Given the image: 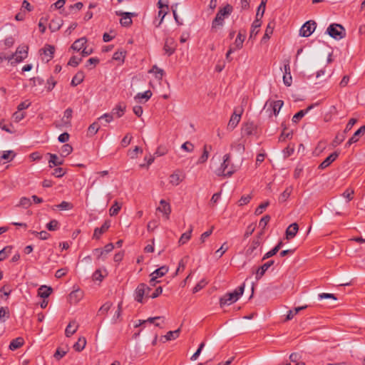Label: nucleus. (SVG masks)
Masks as SVG:
<instances>
[{
    "label": "nucleus",
    "mask_w": 365,
    "mask_h": 365,
    "mask_svg": "<svg viewBox=\"0 0 365 365\" xmlns=\"http://www.w3.org/2000/svg\"><path fill=\"white\" fill-rule=\"evenodd\" d=\"M274 263V260H269L264 264H263L262 266L259 267L256 271L254 272L255 274V278L257 280L260 279L265 272L267 271V269L273 265Z\"/></svg>",
    "instance_id": "obj_11"
},
{
    "label": "nucleus",
    "mask_w": 365,
    "mask_h": 365,
    "mask_svg": "<svg viewBox=\"0 0 365 365\" xmlns=\"http://www.w3.org/2000/svg\"><path fill=\"white\" fill-rule=\"evenodd\" d=\"M28 50L29 47L27 46H19L14 53L7 56H1V61L3 58L6 59L10 62L11 66H15L27 58Z\"/></svg>",
    "instance_id": "obj_2"
},
{
    "label": "nucleus",
    "mask_w": 365,
    "mask_h": 365,
    "mask_svg": "<svg viewBox=\"0 0 365 365\" xmlns=\"http://www.w3.org/2000/svg\"><path fill=\"white\" fill-rule=\"evenodd\" d=\"M53 289L50 287L42 285L38 288V294L41 298H47L51 294Z\"/></svg>",
    "instance_id": "obj_23"
},
{
    "label": "nucleus",
    "mask_w": 365,
    "mask_h": 365,
    "mask_svg": "<svg viewBox=\"0 0 365 365\" xmlns=\"http://www.w3.org/2000/svg\"><path fill=\"white\" fill-rule=\"evenodd\" d=\"M12 250L11 246H7L4 248L1 249V261L6 258L11 253Z\"/></svg>",
    "instance_id": "obj_60"
},
{
    "label": "nucleus",
    "mask_w": 365,
    "mask_h": 365,
    "mask_svg": "<svg viewBox=\"0 0 365 365\" xmlns=\"http://www.w3.org/2000/svg\"><path fill=\"white\" fill-rule=\"evenodd\" d=\"M245 283H243L242 285H240L237 289L234 290L232 293V294L234 296L235 298H236V300L237 301L238 299L241 295H242L244 290H245Z\"/></svg>",
    "instance_id": "obj_48"
},
{
    "label": "nucleus",
    "mask_w": 365,
    "mask_h": 365,
    "mask_svg": "<svg viewBox=\"0 0 365 365\" xmlns=\"http://www.w3.org/2000/svg\"><path fill=\"white\" fill-rule=\"evenodd\" d=\"M263 235V232L262 231L261 232H259L257 237H255L252 242V244L250 245V246L248 247V249L247 250V255H252L254 251L261 244V242H262V239H261V236Z\"/></svg>",
    "instance_id": "obj_14"
},
{
    "label": "nucleus",
    "mask_w": 365,
    "mask_h": 365,
    "mask_svg": "<svg viewBox=\"0 0 365 365\" xmlns=\"http://www.w3.org/2000/svg\"><path fill=\"white\" fill-rule=\"evenodd\" d=\"M339 153L335 151L331 153L328 157H327L319 165V169H324L329 166L339 156Z\"/></svg>",
    "instance_id": "obj_13"
},
{
    "label": "nucleus",
    "mask_w": 365,
    "mask_h": 365,
    "mask_svg": "<svg viewBox=\"0 0 365 365\" xmlns=\"http://www.w3.org/2000/svg\"><path fill=\"white\" fill-rule=\"evenodd\" d=\"M25 116H26L25 113H24L22 111H19V110L17 111H16L13 115V118H14V120L16 122H19L20 120L24 119L25 118Z\"/></svg>",
    "instance_id": "obj_59"
},
{
    "label": "nucleus",
    "mask_w": 365,
    "mask_h": 365,
    "mask_svg": "<svg viewBox=\"0 0 365 365\" xmlns=\"http://www.w3.org/2000/svg\"><path fill=\"white\" fill-rule=\"evenodd\" d=\"M73 110L71 108H67L63 113L62 121L65 124L71 125V119L72 118Z\"/></svg>",
    "instance_id": "obj_35"
},
{
    "label": "nucleus",
    "mask_w": 365,
    "mask_h": 365,
    "mask_svg": "<svg viewBox=\"0 0 365 365\" xmlns=\"http://www.w3.org/2000/svg\"><path fill=\"white\" fill-rule=\"evenodd\" d=\"M160 206L157 208V210L163 213H164L167 217L170 215L171 212L170 206L169 203H168L165 200H161L160 202Z\"/></svg>",
    "instance_id": "obj_24"
},
{
    "label": "nucleus",
    "mask_w": 365,
    "mask_h": 365,
    "mask_svg": "<svg viewBox=\"0 0 365 365\" xmlns=\"http://www.w3.org/2000/svg\"><path fill=\"white\" fill-rule=\"evenodd\" d=\"M206 284H207V282H205V280H204V279L201 280L199 283H197L194 287V288L192 289V292L197 293V292L201 290L206 285Z\"/></svg>",
    "instance_id": "obj_63"
},
{
    "label": "nucleus",
    "mask_w": 365,
    "mask_h": 365,
    "mask_svg": "<svg viewBox=\"0 0 365 365\" xmlns=\"http://www.w3.org/2000/svg\"><path fill=\"white\" fill-rule=\"evenodd\" d=\"M365 133V125H362L360 128H359L354 133V135L351 137L352 139L354 140V141L356 143L360 136H361L362 135H364Z\"/></svg>",
    "instance_id": "obj_46"
},
{
    "label": "nucleus",
    "mask_w": 365,
    "mask_h": 365,
    "mask_svg": "<svg viewBox=\"0 0 365 365\" xmlns=\"http://www.w3.org/2000/svg\"><path fill=\"white\" fill-rule=\"evenodd\" d=\"M84 73L83 71H78L72 78L71 85L72 86H76L80 84L84 79Z\"/></svg>",
    "instance_id": "obj_29"
},
{
    "label": "nucleus",
    "mask_w": 365,
    "mask_h": 365,
    "mask_svg": "<svg viewBox=\"0 0 365 365\" xmlns=\"http://www.w3.org/2000/svg\"><path fill=\"white\" fill-rule=\"evenodd\" d=\"M16 155V154L14 150H6L4 151L1 154V159L10 162L15 158Z\"/></svg>",
    "instance_id": "obj_37"
},
{
    "label": "nucleus",
    "mask_w": 365,
    "mask_h": 365,
    "mask_svg": "<svg viewBox=\"0 0 365 365\" xmlns=\"http://www.w3.org/2000/svg\"><path fill=\"white\" fill-rule=\"evenodd\" d=\"M126 51L123 50L117 51L113 53V58L115 61H123L125 57Z\"/></svg>",
    "instance_id": "obj_49"
},
{
    "label": "nucleus",
    "mask_w": 365,
    "mask_h": 365,
    "mask_svg": "<svg viewBox=\"0 0 365 365\" xmlns=\"http://www.w3.org/2000/svg\"><path fill=\"white\" fill-rule=\"evenodd\" d=\"M58 227L59 223L56 220H52L46 225V228L50 231L56 230Z\"/></svg>",
    "instance_id": "obj_50"
},
{
    "label": "nucleus",
    "mask_w": 365,
    "mask_h": 365,
    "mask_svg": "<svg viewBox=\"0 0 365 365\" xmlns=\"http://www.w3.org/2000/svg\"><path fill=\"white\" fill-rule=\"evenodd\" d=\"M147 290L150 291L151 289L145 284L141 283L138 284L135 290V300L138 302L143 303V297L145 295Z\"/></svg>",
    "instance_id": "obj_8"
},
{
    "label": "nucleus",
    "mask_w": 365,
    "mask_h": 365,
    "mask_svg": "<svg viewBox=\"0 0 365 365\" xmlns=\"http://www.w3.org/2000/svg\"><path fill=\"white\" fill-rule=\"evenodd\" d=\"M315 29L316 22L314 21H308L301 27L299 34L303 37H309L314 31Z\"/></svg>",
    "instance_id": "obj_6"
},
{
    "label": "nucleus",
    "mask_w": 365,
    "mask_h": 365,
    "mask_svg": "<svg viewBox=\"0 0 365 365\" xmlns=\"http://www.w3.org/2000/svg\"><path fill=\"white\" fill-rule=\"evenodd\" d=\"M100 129V125L98 122H94L91 125H89L88 128V135L93 136L97 133L98 130Z\"/></svg>",
    "instance_id": "obj_38"
},
{
    "label": "nucleus",
    "mask_w": 365,
    "mask_h": 365,
    "mask_svg": "<svg viewBox=\"0 0 365 365\" xmlns=\"http://www.w3.org/2000/svg\"><path fill=\"white\" fill-rule=\"evenodd\" d=\"M170 183H171L173 185H178L182 180L180 178V175L177 173H173L170 175L169 178Z\"/></svg>",
    "instance_id": "obj_47"
},
{
    "label": "nucleus",
    "mask_w": 365,
    "mask_h": 365,
    "mask_svg": "<svg viewBox=\"0 0 365 365\" xmlns=\"http://www.w3.org/2000/svg\"><path fill=\"white\" fill-rule=\"evenodd\" d=\"M73 151V148L69 144H64L61 148V155L63 157H66L70 153H71Z\"/></svg>",
    "instance_id": "obj_44"
},
{
    "label": "nucleus",
    "mask_w": 365,
    "mask_h": 365,
    "mask_svg": "<svg viewBox=\"0 0 365 365\" xmlns=\"http://www.w3.org/2000/svg\"><path fill=\"white\" fill-rule=\"evenodd\" d=\"M110 226V222L108 220L105 221L101 227H96L94 230L93 238L96 240L100 239L101 236L109 229Z\"/></svg>",
    "instance_id": "obj_12"
},
{
    "label": "nucleus",
    "mask_w": 365,
    "mask_h": 365,
    "mask_svg": "<svg viewBox=\"0 0 365 365\" xmlns=\"http://www.w3.org/2000/svg\"><path fill=\"white\" fill-rule=\"evenodd\" d=\"M117 16H120L122 18L120 20V23L123 26H129L132 24L133 21L131 18L133 16H136L137 14L135 13L131 12H123V11H116Z\"/></svg>",
    "instance_id": "obj_7"
},
{
    "label": "nucleus",
    "mask_w": 365,
    "mask_h": 365,
    "mask_svg": "<svg viewBox=\"0 0 365 365\" xmlns=\"http://www.w3.org/2000/svg\"><path fill=\"white\" fill-rule=\"evenodd\" d=\"M270 216L268 215H264L262 219L259 220V226L262 227V230H264L267 223L270 221Z\"/></svg>",
    "instance_id": "obj_54"
},
{
    "label": "nucleus",
    "mask_w": 365,
    "mask_h": 365,
    "mask_svg": "<svg viewBox=\"0 0 365 365\" xmlns=\"http://www.w3.org/2000/svg\"><path fill=\"white\" fill-rule=\"evenodd\" d=\"M78 324L75 321L71 322L66 328L65 334L67 337H70L77 331Z\"/></svg>",
    "instance_id": "obj_22"
},
{
    "label": "nucleus",
    "mask_w": 365,
    "mask_h": 365,
    "mask_svg": "<svg viewBox=\"0 0 365 365\" xmlns=\"http://www.w3.org/2000/svg\"><path fill=\"white\" fill-rule=\"evenodd\" d=\"M252 196L250 195L242 196L240 200L238 201L239 206L247 205L248 202H250Z\"/></svg>",
    "instance_id": "obj_57"
},
{
    "label": "nucleus",
    "mask_w": 365,
    "mask_h": 365,
    "mask_svg": "<svg viewBox=\"0 0 365 365\" xmlns=\"http://www.w3.org/2000/svg\"><path fill=\"white\" fill-rule=\"evenodd\" d=\"M245 35H242L240 32L237 34L235 41V49H240L242 48L243 42L245 41Z\"/></svg>",
    "instance_id": "obj_40"
},
{
    "label": "nucleus",
    "mask_w": 365,
    "mask_h": 365,
    "mask_svg": "<svg viewBox=\"0 0 365 365\" xmlns=\"http://www.w3.org/2000/svg\"><path fill=\"white\" fill-rule=\"evenodd\" d=\"M86 339L85 337H79L77 342L73 345V348L76 351H81L86 346Z\"/></svg>",
    "instance_id": "obj_33"
},
{
    "label": "nucleus",
    "mask_w": 365,
    "mask_h": 365,
    "mask_svg": "<svg viewBox=\"0 0 365 365\" xmlns=\"http://www.w3.org/2000/svg\"><path fill=\"white\" fill-rule=\"evenodd\" d=\"M175 47L176 44L174 38L171 37H168L165 38L163 50L168 56L174 53Z\"/></svg>",
    "instance_id": "obj_10"
},
{
    "label": "nucleus",
    "mask_w": 365,
    "mask_h": 365,
    "mask_svg": "<svg viewBox=\"0 0 365 365\" xmlns=\"http://www.w3.org/2000/svg\"><path fill=\"white\" fill-rule=\"evenodd\" d=\"M241 115L242 111L239 113H237L236 111H234L227 124V129L232 130L237 125L241 119Z\"/></svg>",
    "instance_id": "obj_15"
},
{
    "label": "nucleus",
    "mask_w": 365,
    "mask_h": 365,
    "mask_svg": "<svg viewBox=\"0 0 365 365\" xmlns=\"http://www.w3.org/2000/svg\"><path fill=\"white\" fill-rule=\"evenodd\" d=\"M205 346V343L202 342L200 345L197 351L192 354V356L190 357V360L195 361L200 356L202 349Z\"/></svg>",
    "instance_id": "obj_55"
},
{
    "label": "nucleus",
    "mask_w": 365,
    "mask_h": 365,
    "mask_svg": "<svg viewBox=\"0 0 365 365\" xmlns=\"http://www.w3.org/2000/svg\"><path fill=\"white\" fill-rule=\"evenodd\" d=\"M24 343V340L22 337H17L13 339L9 346V349L11 351H14L19 348H20Z\"/></svg>",
    "instance_id": "obj_26"
},
{
    "label": "nucleus",
    "mask_w": 365,
    "mask_h": 365,
    "mask_svg": "<svg viewBox=\"0 0 365 365\" xmlns=\"http://www.w3.org/2000/svg\"><path fill=\"white\" fill-rule=\"evenodd\" d=\"M292 190H293L292 186L287 187L284 190V191L279 195V199H278L279 202L283 203L285 201H287V200L289 197Z\"/></svg>",
    "instance_id": "obj_28"
},
{
    "label": "nucleus",
    "mask_w": 365,
    "mask_h": 365,
    "mask_svg": "<svg viewBox=\"0 0 365 365\" xmlns=\"http://www.w3.org/2000/svg\"><path fill=\"white\" fill-rule=\"evenodd\" d=\"M83 297V292L78 289L71 292L69 294V301L71 304L78 303Z\"/></svg>",
    "instance_id": "obj_19"
},
{
    "label": "nucleus",
    "mask_w": 365,
    "mask_h": 365,
    "mask_svg": "<svg viewBox=\"0 0 365 365\" xmlns=\"http://www.w3.org/2000/svg\"><path fill=\"white\" fill-rule=\"evenodd\" d=\"M181 148L187 152L191 153L194 150V145L190 142L187 141L182 145Z\"/></svg>",
    "instance_id": "obj_61"
},
{
    "label": "nucleus",
    "mask_w": 365,
    "mask_h": 365,
    "mask_svg": "<svg viewBox=\"0 0 365 365\" xmlns=\"http://www.w3.org/2000/svg\"><path fill=\"white\" fill-rule=\"evenodd\" d=\"M125 110V106L119 103L112 110L111 113L113 115H116L118 118H120L123 115Z\"/></svg>",
    "instance_id": "obj_32"
},
{
    "label": "nucleus",
    "mask_w": 365,
    "mask_h": 365,
    "mask_svg": "<svg viewBox=\"0 0 365 365\" xmlns=\"http://www.w3.org/2000/svg\"><path fill=\"white\" fill-rule=\"evenodd\" d=\"M274 25H275V24L274 21H271L267 24L266 30H265V33L264 34V36L262 37V41H266V40L269 39L270 36L273 33Z\"/></svg>",
    "instance_id": "obj_31"
},
{
    "label": "nucleus",
    "mask_w": 365,
    "mask_h": 365,
    "mask_svg": "<svg viewBox=\"0 0 365 365\" xmlns=\"http://www.w3.org/2000/svg\"><path fill=\"white\" fill-rule=\"evenodd\" d=\"M269 205V202L268 201L267 202H264L263 203H261L255 210V214L256 215H261L264 210L268 207V205Z\"/></svg>",
    "instance_id": "obj_51"
},
{
    "label": "nucleus",
    "mask_w": 365,
    "mask_h": 365,
    "mask_svg": "<svg viewBox=\"0 0 365 365\" xmlns=\"http://www.w3.org/2000/svg\"><path fill=\"white\" fill-rule=\"evenodd\" d=\"M207 145H205L203 148V153L197 160V164H202L205 163L209 157V151L207 150Z\"/></svg>",
    "instance_id": "obj_43"
},
{
    "label": "nucleus",
    "mask_w": 365,
    "mask_h": 365,
    "mask_svg": "<svg viewBox=\"0 0 365 365\" xmlns=\"http://www.w3.org/2000/svg\"><path fill=\"white\" fill-rule=\"evenodd\" d=\"M82 58H77L76 56H72L68 63V64L73 67H76L79 65V63L81 62Z\"/></svg>",
    "instance_id": "obj_53"
},
{
    "label": "nucleus",
    "mask_w": 365,
    "mask_h": 365,
    "mask_svg": "<svg viewBox=\"0 0 365 365\" xmlns=\"http://www.w3.org/2000/svg\"><path fill=\"white\" fill-rule=\"evenodd\" d=\"M180 329H178L175 331H168L165 336L167 341H170L177 339L179 336Z\"/></svg>",
    "instance_id": "obj_42"
},
{
    "label": "nucleus",
    "mask_w": 365,
    "mask_h": 365,
    "mask_svg": "<svg viewBox=\"0 0 365 365\" xmlns=\"http://www.w3.org/2000/svg\"><path fill=\"white\" fill-rule=\"evenodd\" d=\"M63 25V20L61 19H52L49 24L48 28L51 32H55L60 29Z\"/></svg>",
    "instance_id": "obj_25"
},
{
    "label": "nucleus",
    "mask_w": 365,
    "mask_h": 365,
    "mask_svg": "<svg viewBox=\"0 0 365 365\" xmlns=\"http://www.w3.org/2000/svg\"><path fill=\"white\" fill-rule=\"evenodd\" d=\"M283 68H284L283 82L285 86H290L292 83V77L291 76L290 66H289V60L284 61Z\"/></svg>",
    "instance_id": "obj_9"
},
{
    "label": "nucleus",
    "mask_w": 365,
    "mask_h": 365,
    "mask_svg": "<svg viewBox=\"0 0 365 365\" xmlns=\"http://www.w3.org/2000/svg\"><path fill=\"white\" fill-rule=\"evenodd\" d=\"M237 302L236 298L232 294L231 292L225 294L223 297L220 299V305L223 307L226 304H231Z\"/></svg>",
    "instance_id": "obj_18"
},
{
    "label": "nucleus",
    "mask_w": 365,
    "mask_h": 365,
    "mask_svg": "<svg viewBox=\"0 0 365 365\" xmlns=\"http://www.w3.org/2000/svg\"><path fill=\"white\" fill-rule=\"evenodd\" d=\"M19 205L24 207H29L31 205V200L28 197H23L21 198Z\"/></svg>",
    "instance_id": "obj_62"
},
{
    "label": "nucleus",
    "mask_w": 365,
    "mask_h": 365,
    "mask_svg": "<svg viewBox=\"0 0 365 365\" xmlns=\"http://www.w3.org/2000/svg\"><path fill=\"white\" fill-rule=\"evenodd\" d=\"M50 156V159L48 160L49 167L52 168L53 166L61 165L63 163V160H60L58 156L56 154L48 153Z\"/></svg>",
    "instance_id": "obj_30"
},
{
    "label": "nucleus",
    "mask_w": 365,
    "mask_h": 365,
    "mask_svg": "<svg viewBox=\"0 0 365 365\" xmlns=\"http://www.w3.org/2000/svg\"><path fill=\"white\" fill-rule=\"evenodd\" d=\"M283 105L284 102L281 100L267 101L264 108H267L266 112H269V117H271L272 114L277 116Z\"/></svg>",
    "instance_id": "obj_5"
},
{
    "label": "nucleus",
    "mask_w": 365,
    "mask_h": 365,
    "mask_svg": "<svg viewBox=\"0 0 365 365\" xmlns=\"http://www.w3.org/2000/svg\"><path fill=\"white\" fill-rule=\"evenodd\" d=\"M121 208V204H119L117 201H115L114 204L111 206L109 210V214L110 216H115L118 214Z\"/></svg>",
    "instance_id": "obj_41"
},
{
    "label": "nucleus",
    "mask_w": 365,
    "mask_h": 365,
    "mask_svg": "<svg viewBox=\"0 0 365 365\" xmlns=\"http://www.w3.org/2000/svg\"><path fill=\"white\" fill-rule=\"evenodd\" d=\"M232 6L230 4H227L223 8L220 9L217 11L215 18L212 22V29L213 31L219 26H222L224 24V18L225 16L230 15L232 11Z\"/></svg>",
    "instance_id": "obj_3"
},
{
    "label": "nucleus",
    "mask_w": 365,
    "mask_h": 365,
    "mask_svg": "<svg viewBox=\"0 0 365 365\" xmlns=\"http://www.w3.org/2000/svg\"><path fill=\"white\" fill-rule=\"evenodd\" d=\"M152 96V92L150 90L145 91L144 93H138L135 96V99L140 101L141 99L144 98L147 101Z\"/></svg>",
    "instance_id": "obj_36"
},
{
    "label": "nucleus",
    "mask_w": 365,
    "mask_h": 365,
    "mask_svg": "<svg viewBox=\"0 0 365 365\" xmlns=\"http://www.w3.org/2000/svg\"><path fill=\"white\" fill-rule=\"evenodd\" d=\"M168 267L167 266H162L160 268L153 272L150 277H151L152 282H155L158 277H163L168 272Z\"/></svg>",
    "instance_id": "obj_16"
},
{
    "label": "nucleus",
    "mask_w": 365,
    "mask_h": 365,
    "mask_svg": "<svg viewBox=\"0 0 365 365\" xmlns=\"http://www.w3.org/2000/svg\"><path fill=\"white\" fill-rule=\"evenodd\" d=\"M192 232V227L191 226L190 230L187 232L183 233L181 235V237H180L179 241H178V243L180 245H185L190 239Z\"/></svg>",
    "instance_id": "obj_34"
},
{
    "label": "nucleus",
    "mask_w": 365,
    "mask_h": 365,
    "mask_svg": "<svg viewBox=\"0 0 365 365\" xmlns=\"http://www.w3.org/2000/svg\"><path fill=\"white\" fill-rule=\"evenodd\" d=\"M299 230L298 225L294 222L291 224L286 230V237L287 239L293 238L296 236Z\"/></svg>",
    "instance_id": "obj_21"
},
{
    "label": "nucleus",
    "mask_w": 365,
    "mask_h": 365,
    "mask_svg": "<svg viewBox=\"0 0 365 365\" xmlns=\"http://www.w3.org/2000/svg\"><path fill=\"white\" fill-rule=\"evenodd\" d=\"M54 51H55V48L53 46H51V45H47L44 49H43V52L46 55H49L50 56V59L53 58V55L54 53Z\"/></svg>",
    "instance_id": "obj_58"
},
{
    "label": "nucleus",
    "mask_w": 365,
    "mask_h": 365,
    "mask_svg": "<svg viewBox=\"0 0 365 365\" xmlns=\"http://www.w3.org/2000/svg\"><path fill=\"white\" fill-rule=\"evenodd\" d=\"M314 105H311L308 106L306 109L300 110L292 117L293 123H298L312 108H314Z\"/></svg>",
    "instance_id": "obj_20"
},
{
    "label": "nucleus",
    "mask_w": 365,
    "mask_h": 365,
    "mask_svg": "<svg viewBox=\"0 0 365 365\" xmlns=\"http://www.w3.org/2000/svg\"><path fill=\"white\" fill-rule=\"evenodd\" d=\"M326 33L336 40H341L346 36L345 29L341 24H338L329 25Z\"/></svg>",
    "instance_id": "obj_4"
},
{
    "label": "nucleus",
    "mask_w": 365,
    "mask_h": 365,
    "mask_svg": "<svg viewBox=\"0 0 365 365\" xmlns=\"http://www.w3.org/2000/svg\"><path fill=\"white\" fill-rule=\"evenodd\" d=\"M262 22L260 19H256L253 21L252 24V28L250 31V38H253L257 36L259 32V28L261 26Z\"/></svg>",
    "instance_id": "obj_27"
},
{
    "label": "nucleus",
    "mask_w": 365,
    "mask_h": 365,
    "mask_svg": "<svg viewBox=\"0 0 365 365\" xmlns=\"http://www.w3.org/2000/svg\"><path fill=\"white\" fill-rule=\"evenodd\" d=\"M150 71H155V77L158 79H162L164 74V71L163 69L158 68L157 66H153Z\"/></svg>",
    "instance_id": "obj_56"
},
{
    "label": "nucleus",
    "mask_w": 365,
    "mask_h": 365,
    "mask_svg": "<svg viewBox=\"0 0 365 365\" xmlns=\"http://www.w3.org/2000/svg\"><path fill=\"white\" fill-rule=\"evenodd\" d=\"M236 170L235 166L231 163V155L227 153L223 156V162L216 170L215 174L217 176L231 177Z\"/></svg>",
    "instance_id": "obj_1"
},
{
    "label": "nucleus",
    "mask_w": 365,
    "mask_h": 365,
    "mask_svg": "<svg viewBox=\"0 0 365 365\" xmlns=\"http://www.w3.org/2000/svg\"><path fill=\"white\" fill-rule=\"evenodd\" d=\"M132 136L130 135L129 133L125 135V136L122 139L120 144L123 147H127L131 142Z\"/></svg>",
    "instance_id": "obj_64"
},
{
    "label": "nucleus",
    "mask_w": 365,
    "mask_h": 365,
    "mask_svg": "<svg viewBox=\"0 0 365 365\" xmlns=\"http://www.w3.org/2000/svg\"><path fill=\"white\" fill-rule=\"evenodd\" d=\"M56 207L61 210H71L73 207V205L71 202L63 201L60 204L57 205Z\"/></svg>",
    "instance_id": "obj_45"
},
{
    "label": "nucleus",
    "mask_w": 365,
    "mask_h": 365,
    "mask_svg": "<svg viewBox=\"0 0 365 365\" xmlns=\"http://www.w3.org/2000/svg\"><path fill=\"white\" fill-rule=\"evenodd\" d=\"M254 125L252 123H247L244 125L242 132L244 135H251L253 133Z\"/></svg>",
    "instance_id": "obj_39"
},
{
    "label": "nucleus",
    "mask_w": 365,
    "mask_h": 365,
    "mask_svg": "<svg viewBox=\"0 0 365 365\" xmlns=\"http://www.w3.org/2000/svg\"><path fill=\"white\" fill-rule=\"evenodd\" d=\"M86 43L87 39L86 37L80 38L73 42V43L71 46V48L76 51H80L83 50V48L86 47Z\"/></svg>",
    "instance_id": "obj_17"
},
{
    "label": "nucleus",
    "mask_w": 365,
    "mask_h": 365,
    "mask_svg": "<svg viewBox=\"0 0 365 365\" xmlns=\"http://www.w3.org/2000/svg\"><path fill=\"white\" fill-rule=\"evenodd\" d=\"M112 306V304L110 302H106L104 304H103L101 308L98 310V313L101 314H107L108 310L110 309Z\"/></svg>",
    "instance_id": "obj_52"
}]
</instances>
